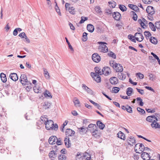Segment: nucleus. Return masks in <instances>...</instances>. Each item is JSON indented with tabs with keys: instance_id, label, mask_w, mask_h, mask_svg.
Listing matches in <instances>:
<instances>
[{
	"instance_id": "nucleus-5",
	"label": "nucleus",
	"mask_w": 160,
	"mask_h": 160,
	"mask_svg": "<svg viewBox=\"0 0 160 160\" xmlns=\"http://www.w3.org/2000/svg\"><path fill=\"white\" fill-rule=\"evenodd\" d=\"M93 61L96 62H98L101 60V57L97 53L93 54L92 56Z\"/></svg>"
},
{
	"instance_id": "nucleus-19",
	"label": "nucleus",
	"mask_w": 160,
	"mask_h": 160,
	"mask_svg": "<svg viewBox=\"0 0 160 160\" xmlns=\"http://www.w3.org/2000/svg\"><path fill=\"white\" fill-rule=\"evenodd\" d=\"M75 132L70 129H67L66 131V135L68 136H71L75 134Z\"/></svg>"
},
{
	"instance_id": "nucleus-37",
	"label": "nucleus",
	"mask_w": 160,
	"mask_h": 160,
	"mask_svg": "<svg viewBox=\"0 0 160 160\" xmlns=\"http://www.w3.org/2000/svg\"><path fill=\"white\" fill-rule=\"evenodd\" d=\"M148 24L149 27L152 31H156V29L155 27L154 26V25L152 22H149Z\"/></svg>"
},
{
	"instance_id": "nucleus-39",
	"label": "nucleus",
	"mask_w": 160,
	"mask_h": 160,
	"mask_svg": "<svg viewBox=\"0 0 160 160\" xmlns=\"http://www.w3.org/2000/svg\"><path fill=\"white\" fill-rule=\"evenodd\" d=\"M65 39L66 40V42H67V44H68V46L69 48L70 49V50L71 51H72V52L74 51V49L72 47V46L70 44V42L68 41V38H65Z\"/></svg>"
},
{
	"instance_id": "nucleus-25",
	"label": "nucleus",
	"mask_w": 160,
	"mask_h": 160,
	"mask_svg": "<svg viewBox=\"0 0 160 160\" xmlns=\"http://www.w3.org/2000/svg\"><path fill=\"white\" fill-rule=\"evenodd\" d=\"M128 6L130 8L135 11H137L139 10V8H138V7L136 5L132 4H129L128 5Z\"/></svg>"
},
{
	"instance_id": "nucleus-52",
	"label": "nucleus",
	"mask_w": 160,
	"mask_h": 160,
	"mask_svg": "<svg viewBox=\"0 0 160 160\" xmlns=\"http://www.w3.org/2000/svg\"><path fill=\"white\" fill-rule=\"evenodd\" d=\"M78 129L80 132H86L87 131L86 129L84 127L78 128Z\"/></svg>"
},
{
	"instance_id": "nucleus-7",
	"label": "nucleus",
	"mask_w": 160,
	"mask_h": 160,
	"mask_svg": "<svg viewBox=\"0 0 160 160\" xmlns=\"http://www.w3.org/2000/svg\"><path fill=\"white\" fill-rule=\"evenodd\" d=\"M111 70L108 67H104L102 69V74H103L106 76L108 75L111 73Z\"/></svg>"
},
{
	"instance_id": "nucleus-11",
	"label": "nucleus",
	"mask_w": 160,
	"mask_h": 160,
	"mask_svg": "<svg viewBox=\"0 0 160 160\" xmlns=\"http://www.w3.org/2000/svg\"><path fill=\"white\" fill-rule=\"evenodd\" d=\"M147 12L149 14L153 15L155 13L154 9L153 7L151 6L147 7L146 10Z\"/></svg>"
},
{
	"instance_id": "nucleus-63",
	"label": "nucleus",
	"mask_w": 160,
	"mask_h": 160,
	"mask_svg": "<svg viewBox=\"0 0 160 160\" xmlns=\"http://www.w3.org/2000/svg\"><path fill=\"white\" fill-rule=\"evenodd\" d=\"M127 107H128V108L127 109V111L129 113H132V108L130 106L128 105H127Z\"/></svg>"
},
{
	"instance_id": "nucleus-13",
	"label": "nucleus",
	"mask_w": 160,
	"mask_h": 160,
	"mask_svg": "<svg viewBox=\"0 0 160 160\" xmlns=\"http://www.w3.org/2000/svg\"><path fill=\"white\" fill-rule=\"evenodd\" d=\"M57 137L56 136H51L49 138L48 142L50 144H54L56 143Z\"/></svg>"
},
{
	"instance_id": "nucleus-41",
	"label": "nucleus",
	"mask_w": 160,
	"mask_h": 160,
	"mask_svg": "<svg viewBox=\"0 0 160 160\" xmlns=\"http://www.w3.org/2000/svg\"><path fill=\"white\" fill-rule=\"evenodd\" d=\"M68 121H65V122H64V123L62 125V126L61 127V131L62 132H64V129L63 128H64L65 126H66L68 123Z\"/></svg>"
},
{
	"instance_id": "nucleus-8",
	"label": "nucleus",
	"mask_w": 160,
	"mask_h": 160,
	"mask_svg": "<svg viewBox=\"0 0 160 160\" xmlns=\"http://www.w3.org/2000/svg\"><path fill=\"white\" fill-rule=\"evenodd\" d=\"M112 17L116 20L119 21L121 18V15L120 13L118 12H114L112 14Z\"/></svg>"
},
{
	"instance_id": "nucleus-54",
	"label": "nucleus",
	"mask_w": 160,
	"mask_h": 160,
	"mask_svg": "<svg viewBox=\"0 0 160 160\" xmlns=\"http://www.w3.org/2000/svg\"><path fill=\"white\" fill-rule=\"evenodd\" d=\"M18 36L22 38H24L25 37H26V35L24 32L20 33L19 34Z\"/></svg>"
},
{
	"instance_id": "nucleus-35",
	"label": "nucleus",
	"mask_w": 160,
	"mask_h": 160,
	"mask_svg": "<svg viewBox=\"0 0 160 160\" xmlns=\"http://www.w3.org/2000/svg\"><path fill=\"white\" fill-rule=\"evenodd\" d=\"M44 74L45 78L47 79H48L50 78L49 73L45 68L43 69Z\"/></svg>"
},
{
	"instance_id": "nucleus-16",
	"label": "nucleus",
	"mask_w": 160,
	"mask_h": 160,
	"mask_svg": "<svg viewBox=\"0 0 160 160\" xmlns=\"http://www.w3.org/2000/svg\"><path fill=\"white\" fill-rule=\"evenodd\" d=\"M141 156L144 160H149L151 158L149 154L146 152H143L141 154Z\"/></svg>"
},
{
	"instance_id": "nucleus-28",
	"label": "nucleus",
	"mask_w": 160,
	"mask_h": 160,
	"mask_svg": "<svg viewBox=\"0 0 160 160\" xmlns=\"http://www.w3.org/2000/svg\"><path fill=\"white\" fill-rule=\"evenodd\" d=\"M96 74L99 75H102V70L100 69L98 67H95L94 68Z\"/></svg>"
},
{
	"instance_id": "nucleus-49",
	"label": "nucleus",
	"mask_w": 160,
	"mask_h": 160,
	"mask_svg": "<svg viewBox=\"0 0 160 160\" xmlns=\"http://www.w3.org/2000/svg\"><path fill=\"white\" fill-rule=\"evenodd\" d=\"M88 35V34L86 32H84L82 35V37L83 38V41L85 42L87 41V40L88 39L87 35Z\"/></svg>"
},
{
	"instance_id": "nucleus-56",
	"label": "nucleus",
	"mask_w": 160,
	"mask_h": 160,
	"mask_svg": "<svg viewBox=\"0 0 160 160\" xmlns=\"http://www.w3.org/2000/svg\"><path fill=\"white\" fill-rule=\"evenodd\" d=\"M137 110L138 112H140L142 114H143L145 112V111L143 109L140 108H137Z\"/></svg>"
},
{
	"instance_id": "nucleus-21",
	"label": "nucleus",
	"mask_w": 160,
	"mask_h": 160,
	"mask_svg": "<svg viewBox=\"0 0 160 160\" xmlns=\"http://www.w3.org/2000/svg\"><path fill=\"white\" fill-rule=\"evenodd\" d=\"M65 144L66 146L68 147H70L71 146V144L70 143L69 138H65L64 140Z\"/></svg>"
},
{
	"instance_id": "nucleus-59",
	"label": "nucleus",
	"mask_w": 160,
	"mask_h": 160,
	"mask_svg": "<svg viewBox=\"0 0 160 160\" xmlns=\"http://www.w3.org/2000/svg\"><path fill=\"white\" fill-rule=\"evenodd\" d=\"M155 27L157 29L160 28V21L156 22L155 23Z\"/></svg>"
},
{
	"instance_id": "nucleus-33",
	"label": "nucleus",
	"mask_w": 160,
	"mask_h": 160,
	"mask_svg": "<svg viewBox=\"0 0 160 160\" xmlns=\"http://www.w3.org/2000/svg\"><path fill=\"white\" fill-rule=\"evenodd\" d=\"M149 40L150 42L153 44H156L157 43V40L154 37H151L150 38Z\"/></svg>"
},
{
	"instance_id": "nucleus-30",
	"label": "nucleus",
	"mask_w": 160,
	"mask_h": 160,
	"mask_svg": "<svg viewBox=\"0 0 160 160\" xmlns=\"http://www.w3.org/2000/svg\"><path fill=\"white\" fill-rule=\"evenodd\" d=\"M93 78L96 82H99L101 81V79L100 77L98 74H96L94 75Z\"/></svg>"
},
{
	"instance_id": "nucleus-4",
	"label": "nucleus",
	"mask_w": 160,
	"mask_h": 160,
	"mask_svg": "<svg viewBox=\"0 0 160 160\" xmlns=\"http://www.w3.org/2000/svg\"><path fill=\"white\" fill-rule=\"evenodd\" d=\"M58 150L51 151L50 152L48 155L49 158L52 160H54L57 157V154H58Z\"/></svg>"
},
{
	"instance_id": "nucleus-23",
	"label": "nucleus",
	"mask_w": 160,
	"mask_h": 160,
	"mask_svg": "<svg viewBox=\"0 0 160 160\" xmlns=\"http://www.w3.org/2000/svg\"><path fill=\"white\" fill-rule=\"evenodd\" d=\"M87 29L88 30L91 32H92L94 30V27L91 24H88L87 26Z\"/></svg>"
},
{
	"instance_id": "nucleus-43",
	"label": "nucleus",
	"mask_w": 160,
	"mask_h": 160,
	"mask_svg": "<svg viewBox=\"0 0 160 160\" xmlns=\"http://www.w3.org/2000/svg\"><path fill=\"white\" fill-rule=\"evenodd\" d=\"M68 10L69 12L71 14H74L75 13L74 8L73 7L69 8Z\"/></svg>"
},
{
	"instance_id": "nucleus-50",
	"label": "nucleus",
	"mask_w": 160,
	"mask_h": 160,
	"mask_svg": "<svg viewBox=\"0 0 160 160\" xmlns=\"http://www.w3.org/2000/svg\"><path fill=\"white\" fill-rule=\"evenodd\" d=\"M95 10L97 13H100L102 12L101 10V8L99 6H97L96 7H95Z\"/></svg>"
},
{
	"instance_id": "nucleus-29",
	"label": "nucleus",
	"mask_w": 160,
	"mask_h": 160,
	"mask_svg": "<svg viewBox=\"0 0 160 160\" xmlns=\"http://www.w3.org/2000/svg\"><path fill=\"white\" fill-rule=\"evenodd\" d=\"M117 135L118 137L124 140L125 138L124 134L121 131H119Z\"/></svg>"
},
{
	"instance_id": "nucleus-38",
	"label": "nucleus",
	"mask_w": 160,
	"mask_h": 160,
	"mask_svg": "<svg viewBox=\"0 0 160 160\" xmlns=\"http://www.w3.org/2000/svg\"><path fill=\"white\" fill-rule=\"evenodd\" d=\"M44 95L45 97H48L51 98H52L51 93L48 91H46L44 93Z\"/></svg>"
},
{
	"instance_id": "nucleus-64",
	"label": "nucleus",
	"mask_w": 160,
	"mask_h": 160,
	"mask_svg": "<svg viewBox=\"0 0 160 160\" xmlns=\"http://www.w3.org/2000/svg\"><path fill=\"white\" fill-rule=\"evenodd\" d=\"M153 116H155V117L158 120V119H160V114L159 113H155V115Z\"/></svg>"
},
{
	"instance_id": "nucleus-17",
	"label": "nucleus",
	"mask_w": 160,
	"mask_h": 160,
	"mask_svg": "<svg viewBox=\"0 0 160 160\" xmlns=\"http://www.w3.org/2000/svg\"><path fill=\"white\" fill-rule=\"evenodd\" d=\"M109 81L112 84L116 85L118 82V79L116 77H113L110 79Z\"/></svg>"
},
{
	"instance_id": "nucleus-47",
	"label": "nucleus",
	"mask_w": 160,
	"mask_h": 160,
	"mask_svg": "<svg viewBox=\"0 0 160 160\" xmlns=\"http://www.w3.org/2000/svg\"><path fill=\"white\" fill-rule=\"evenodd\" d=\"M66 159V157L64 154H62L58 157L59 160H65Z\"/></svg>"
},
{
	"instance_id": "nucleus-51",
	"label": "nucleus",
	"mask_w": 160,
	"mask_h": 160,
	"mask_svg": "<svg viewBox=\"0 0 160 160\" xmlns=\"http://www.w3.org/2000/svg\"><path fill=\"white\" fill-rule=\"evenodd\" d=\"M120 88L117 87H114L113 88L112 90L115 93H118L119 91Z\"/></svg>"
},
{
	"instance_id": "nucleus-55",
	"label": "nucleus",
	"mask_w": 160,
	"mask_h": 160,
	"mask_svg": "<svg viewBox=\"0 0 160 160\" xmlns=\"http://www.w3.org/2000/svg\"><path fill=\"white\" fill-rule=\"evenodd\" d=\"M143 21V23L142 26L143 27L145 26V27H146L148 26V22L144 18H143L142 19Z\"/></svg>"
},
{
	"instance_id": "nucleus-34",
	"label": "nucleus",
	"mask_w": 160,
	"mask_h": 160,
	"mask_svg": "<svg viewBox=\"0 0 160 160\" xmlns=\"http://www.w3.org/2000/svg\"><path fill=\"white\" fill-rule=\"evenodd\" d=\"M133 89L131 88H128L127 89V94L128 96H130L131 95L132 93V92Z\"/></svg>"
},
{
	"instance_id": "nucleus-42",
	"label": "nucleus",
	"mask_w": 160,
	"mask_h": 160,
	"mask_svg": "<svg viewBox=\"0 0 160 160\" xmlns=\"http://www.w3.org/2000/svg\"><path fill=\"white\" fill-rule=\"evenodd\" d=\"M131 13L133 17L132 19L134 21H136L137 19L138 16L137 14L135 12L133 11H132L131 12Z\"/></svg>"
},
{
	"instance_id": "nucleus-2",
	"label": "nucleus",
	"mask_w": 160,
	"mask_h": 160,
	"mask_svg": "<svg viewBox=\"0 0 160 160\" xmlns=\"http://www.w3.org/2000/svg\"><path fill=\"white\" fill-rule=\"evenodd\" d=\"M98 43L100 45L98 48V50L100 52L105 53L108 52V48L105 45V44H107L106 43L104 42H99Z\"/></svg>"
},
{
	"instance_id": "nucleus-18",
	"label": "nucleus",
	"mask_w": 160,
	"mask_h": 160,
	"mask_svg": "<svg viewBox=\"0 0 160 160\" xmlns=\"http://www.w3.org/2000/svg\"><path fill=\"white\" fill-rule=\"evenodd\" d=\"M127 142L128 144L132 146L135 143L136 140L134 138L131 137L127 139Z\"/></svg>"
},
{
	"instance_id": "nucleus-57",
	"label": "nucleus",
	"mask_w": 160,
	"mask_h": 160,
	"mask_svg": "<svg viewBox=\"0 0 160 160\" xmlns=\"http://www.w3.org/2000/svg\"><path fill=\"white\" fill-rule=\"evenodd\" d=\"M108 4L110 5H111V4L112 5V8H114L116 5V2H108Z\"/></svg>"
},
{
	"instance_id": "nucleus-58",
	"label": "nucleus",
	"mask_w": 160,
	"mask_h": 160,
	"mask_svg": "<svg viewBox=\"0 0 160 160\" xmlns=\"http://www.w3.org/2000/svg\"><path fill=\"white\" fill-rule=\"evenodd\" d=\"M56 143L58 145H60L62 144V140L61 138H59L58 139L57 138V139L56 140Z\"/></svg>"
},
{
	"instance_id": "nucleus-32",
	"label": "nucleus",
	"mask_w": 160,
	"mask_h": 160,
	"mask_svg": "<svg viewBox=\"0 0 160 160\" xmlns=\"http://www.w3.org/2000/svg\"><path fill=\"white\" fill-rule=\"evenodd\" d=\"M140 143H138L136 144L135 146L134 150L136 152L140 153V152H139V149H140Z\"/></svg>"
},
{
	"instance_id": "nucleus-36",
	"label": "nucleus",
	"mask_w": 160,
	"mask_h": 160,
	"mask_svg": "<svg viewBox=\"0 0 160 160\" xmlns=\"http://www.w3.org/2000/svg\"><path fill=\"white\" fill-rule=\"evenodd\" d=\"M118 77L120 79L123 80L125 79L126 76L124 74L120 72L118 74Z\"/></svg>"
},
{
	"instance_id": "nucleus-20",
	"label": "nucleus",
	"mask_w": 160,
	"mask_h": 160,
	"mask_svg": "<svg viewBox=\"0 0 160 160\" xmlns=\"http://www.w3.org/2000/svg\"><path fill=\"white\" fill-rule=\"evenodd\" d=\"M96 129H97L96 126L95 124H90L89 125L88 128H87V130L91 131V132Z\"/></svg>"
},
{
	"instance_id": "nucleus-62",
	"label": "nucleus",
	"mask_w": 160,
	"mask_h": 160,
	"mask_svg": "<svg viewBox=\"0 0 160 160\" xmlns=\"http://www.w3.org/2000/svg\"><path fill=\"white\" fill-rule=\"evenodd\" d=\"M137 76H138L140 79H142L143 78L144 76L143 74L140 73H138L136 74Z\"/></svg>"
},
{
	"instance_id": "nucleus-40",
	"label": "nucleus",
	"mask_w": 160,
	"mask_h": 160,
	"mask_svg": "<svg viewBox=\"0 0 160 160\" xmlns=\"http://www.w3.org/2000/svg\"><path fill=\"white\" fill-rule=\"evenodd\" d=\"M119 8L122 12H124L127 10V8L124 5H119Z\"/></svg>"
},
{
	"instance_id": "nucleus-3",
	"label": "nucleus",
	"mask_w": 160,
	"mask_h": 160,
	"mask_svg": "<svg viewBox=\"0 0 160 160\" xmlns=\"http://www.w3.org/2000/svg\"><path fill=\"white\" fill-rule=\"evenodd\" d=\"M20 78L21 79L20 82L22 84L24 85L26 84L32 85V83L28 80L26 75L24 74H22Z\"/></svg>"
},
{
	"instance_id": "nucleus-12",
	"label": "nucleus",
	"mask_w": 160,
	"mask_h": 160,
	"mask_svg": "<svg viewBox=\"0 0 160 160\" xmlns=\"http://www.w3.org/2000/svg\"><path fill=\"white\" fill-rule=\"evenodd\" d=\"M156 120L158 121V120L153 115L148 116L146 118V120L148 122H154Z\"/></svg>"
},
{
	"instance_id": "nucleus-26",
	"label": "nucleus",
	"mask_w": 160,
	"mask_h": 160,
	"mask_svg": "<svg viewBox=\"0 0 160 160\" xmlns=\"http://www.w3.org/2000/svg\"><path fill=\"white\" fill-rule=\"evenodd\" d=\"M0 78L2 81L3 82H5L7 81L6 75L3 73H1L0 74Z\"/></svg>"
},
{
	"instance_id": "nucleus-24",
	"label": "nucleus",
	"mask_w": 160,
	"mask_h": 160,
	"mask_svg": "<svg viewBox=\"0 0 160 160\" xmlns=\"http://www.w3.org/2000/svg\"><path fill=\"white\" fill-rule=\"evenodd\" d=\"M97 124L99 129L102 130L104 128L105 125L100 121H97Z\"/></svg>"
},
{
	"instance_id": "nucleus-60",
	"label": "nucleus",
	"mask_w": 160,
	"mask_h": 160,
	"mask_svg": "<svg viewBox=\"0 0 160 160\" xmlns=\"http://www.w3.org/2000/svg\"><path fill=\"white\" fill-rule=\"evenodd\" d=\"M84 18H85L84 20L83 19L82 17L81 18V20L79 22V23H83L85 21L87 20L88 19L87 17H84Z\"/></svg>"
},
{
	"instance_id": "nucleus-31",
	"label": "nucleus",
	"mask_w": 160,
	"mask_h": 160,
	"mask_svg": "<svg viewBox=\"0 0 160 160\" xmlns=\"http://www.w3.org/2000/svg\"><path fill=\"white\" fill-rule=\"evenodd\" d=\"M83 153L78 154L76 156V160H82L83 159Z\"/></svg>"
},
{
	"instance_id": "nucleus-53",
	"label": "nucleus",
	"mask_w": 160,
	"mask_h": 160,
	"mask_svg": "<svg viewBox=\"0 0 160 160\" xmlns=\"http://www.w3.org/2000/svg\"><path fill=\"white\" fill-rule=\"evenodd\" d=\"M145 36L149 38V37L151 36V33L148 31H145L144 32Z\"/></svg>"
},
{
	"instance_id": "nucleus-15",
	"label": "nucleus",
	"mask_w": 160,
	"mask_h": 160,
	"mask_svg": "<svg viewBox=\"0 0 160 160\" xmlns=\"http://www.w3.org/2000/svg\"><path fill=\"white\" fill-rule=\"evenodd\" d=\"M10 78L13 81H17L18 79L17 74L15 73H11L9 76Z\"/></svg>"
},
{
	"instance_id": "nucleus-46",
	"label": "nucleus",
	"mask_w": 160,
	"mask_h": 160,
	"mask_svg": "<svg viewBox=\"0 0 160 160\" xmlns=\"http://www.w3.org/2000/svg\"><path fill=\"white\" fill-rule=\"evenodd\" d=\"M108 55L109 56L112 58L114 59H115L116 58L115 54L112 52H109L108 53Z\"/></svg>"
},
{
	"instance_id": "nucleus-61",
	"label": "nucleus",
	"mask_w": 160,
	"mask_h": 160,
	"mask_svg": "<svg viewBox=\"0 0 160 160\" xmlns=\"http://www.w3.org/2000/svg\"><path fill=\"white\" fill-rule=\"evenodd\" d=\"M117 64V63H116L115 62H114L113 61H111L110 62V65L113 68V69H114V67L115 66L116 64Z\"/></svg>"
},
{
	"instance_id": "nucleus-10",
	"label": "nucleus",
	"mask_w": 160,
	"mask_h": 160,
	"mask_svg": "<svg viewBox=\"0 0 160 160\" xmlns=\"http://www.w3.org/2000/svg\"><path fill=\"white\" fill-rule=\"evenodd\" d=\"M92 135L94 137L97 138H99L100 137V134L99 131L96 129L91 132Z\"/></svg>"
},
{
	"instance_id": "nucleus-44",
	"label": "nucleus",
	"mask_w": 160,
	"mask_h": 160,
	"mask_svg": "<svg viewBox=\"0 0 160 160\" xmlns=\"http://www.w3.org/2000/svg\"><path fill=\"white\" fill-rule=\"evenodd\" d=\"M74 103L75 105L76 106H79V100L76 98H75L74 99Z\"/></svg>"
},
{
	"instance_id": "nucleus-6",
	"label": "nucleus",
	"mask_w": 160,
	"mask_h": 160,
	"mask_svg": "<svg viewBox=\"0 0 160 160\" xmlns=\"http://www.w3.org/2000/svg\"><path fill=\"white\" fill-rule=\"evenodd\" d=\"M135 38L138 41L140 42L142 41L144 37L139 32L136 33L134 35Z\"/></svg>"
},
{
	"instance_id": "nucleus-48",
	"label": "nucleus",
	"mask_w": 160,
	"mask_h": 160,
	"mask_svg": "<svg viewBox=\"0 0 160 160\" xmlns=\"http://www.w3.org/2000/svg\"><path fill=\"white\" fill-rule=\"evenodd\" d=\"M42 106L44 109H46L49 108L50 105H48V103L45 102L42 104Z\"/></svg>"
},
{
	"instance_id": "nucleus-45",
	"label": "nucleus",
	"mask_w": 160,
	"mask_h": 160,
	"mask_svg": "<svg viewBox=\"0 0 160 160\" xmlns=\"http://www.w3.org/2000/svg\"><path fill=\"white\" fill-rule=\"evenodd\" d=\"M140 148L139 150V152H140L141 153L144 151V146L142 143H140Z\"/></svg>"
},
{
	"instance_id": "nucleus-1",
	"label": "nucleus",
	"mask_w": 160,
	"mask_h": 160,
	"mask_svg": "<svg viewBox=\"0 0 160 160\" xmlns=\"http://www.w3.org/2000/svg\"><path fill=\"white\" fill-rule=\"evenodd\" d=\"M41 120L44 122L45 127L47 129L50 130L51 129L54 130L56 131L58 129V125L56 123L54 125L53 121L51 120H48L47 118H44L43 117L41 118Z\"/></svg>"
},
{
	"instance_id": "nucleus-9",
	"label": "nucleus",
	"mask_w": 160,
	"mask_h": 160,
	"mask_svg": "<svg viewBox=\"0 0 160 160\" xmlns=\"http://www.w3.org/2000/svg\"><path fill=\"white\" fill-rule=\"evenodd\" d=\"M114 69L117 72H121L123 70L122 66L120 64L118 63L116 64Z\"/></svg>"
},
{
	"instance_id": "nucleus-27",
	"label": "nucleus",
	"mask_w": 160,
	"mask_h": 160,
	"mask_svg": "<svg viewBox=\"0 0 160 160\" xmlns=\"http://www.w3.org/2000/svg\"><path fill=\"white\" fill-rule=\"evenodd\" d=\"M33 90L35 93H40L41 92V88L39 86H38V87L34 86L33 87Z\"/></svg>"
},
{
	"instance_id": "nucleus-14",
	"label": "nucleus",
	"mask_w": 160,
	"mask_h": 160,
	"mask_svg": "<svg viewBox=\"0 0 160 160\" xmlns=\"http://www.w3.org/2000/svg\"><path fill=\"white\" fill-rule=\"evenodd\" d=\"M158 121L155 120V121L151 123V126L152 128L154 129L160 128V124L157 122Z\"/></svg>"
},
{
	"instance_id": "nucleus-22",
	"label": "nucleus",
	"mask_w": 160,
	"mask_h": 160,
	"mask_svg": "<svg viewBox=\"0 0 160 160\" xmlns=\"http://www.w3.org/2000/svg\"><path fill=\"white\" fill-rule=\"evenodd\" d=\"M83 159L86 160H91V159L90 154L87 152H85L83 153Z\"/></svg>"
}]
</instances>
